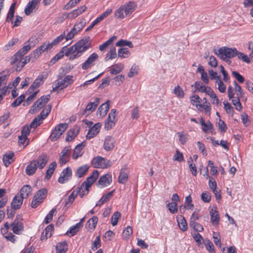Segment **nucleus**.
<instances>
[{"instance_id":"f257e3e1","label":"nucleus","mask_w":253,"mask_h":253,"mask_svg":"<svg viewBox=\"0 0 253 253\" xmlns=\"http://www.w3.org/2000/svg\"><path fill=\"white\" fill-rule=\"evenodd\" d=\"M91 46L90 39L89 37H85L76 43V46L70 56L69 59L72 61L80 57L83 53Z\"/></svg>"},{"instance_id":"f03ea898","label":"nucleus","mask_w":253,"mask_h":253,"mask_svg":"<svg viewBox=\"0 0 253 253\" xmlns=\"http://www.w3.org/2000/svg\"><path fill=\"white\" fill-rule=\"evenodd\" d=\"M237 49L236 48H229L226 46L215 50L214 53L223 60L228 62L230 58L236 56Z\"/></svg>"},{"instance_id":"7ed1b4c3","label":"nucleus","mask_w":253,"mask_h":253,"mask_svg":"<svg viewBox=\"0 0 253 253\" xmlns=\"http://www.w3.org/2000/svg\"><path fill=\"white\" fill-rule=\"evenodd\" d=\"M50 95H43L34 102L29 110L31 114H35L38 112L48 102L50 99Z\"/></svg>"},{"instance_id":"20e7f679","label":"nucleus","mask_w":253,"mask_h":253,"mask_svg":"<svg viewBox=\"0 0 253 253\" xmlns=\"http://www.w3.org/2000/svg\"><path fill=\"white\" fill-rule=\"evenodd\" d=\"M91 164L94 168L106 169L112 165V162L101 156H97L93 158Z\"/></svg>"},{"instance_id":"39448f33","label":"nucleus","mask_w":253,"mask_h":253,"mask_svg":"<svg viewBox=\"0 0 253 253\" xmlns=\"http://www.w3.org/2000/svg\"><path fill=\"white\" fill-rule=\"evenodd\" d=\"M68 124L61 123L57 125L50 135V139L52 141H54L59 138L68 127Z\"/></svg>"},{"instance_id":"423d86ee","label":"nucleus","mask_w":253,"mask_h":253,"mask_svg":"<svg viewBox=\"0 0 253 253\" xmlns=\"http://www.w3.org/2000/svg\"><path fill=\"white\" fill-rule=\"evenodd\" d=\"M19 215H16V219L9 224L11 230L17 235H19L20 232L24 230L23 223L19 220Z\"/></svg>"},{"instance_id":"0eeeda50","label":"nucleus","mask_w":253,"mask_h":253,"mask_svg":"<svg viewBox=\"0 0 253 253\" xmlns=\"http://www.w3.org/2000/svg\"><path fill=\"white\" fill-rule=\"evenodd\" d=\"M117 114L116 109H112L109 114L107 120L105 123V128L107 130L111 129L115 124V118Z\"/></svg>"},{"instance_id":"6e6552de","label":"nucleus","mask_w":253,"mask_h":253,"mask_svg":"<svg viewBox=\"0 0 253 253\" xmlns=\"http://www.w3.org/2000/svg\"><path fill=\"white\" fill-rule=\"evenodd\" d=\"M112 181V175L109 173H107L100 176L97 185L98 186H99L100 188L105 187L110 185Z\"/></svg>"},{"instance_id":"1a4fd4ad","label":"nucleus","mask_w":253,"mask_h":253,"mask_svg":"<svg viewBox=\"0 0 253 253\" xmlns=\"http://www.w3.org/2000/svg\"><path fill=\"white\" fill-rule=\"evenodd\" d=\"M98 58V55L96 53H92L86 59V60L82 64V68L84 70H87L90 66L94 65V62Z\"/></svg>"},{"instance_id":"9d476101","label":"nucleus","mask_w":253,"mask_h":253,"mask_svg":"<svg viewBox=\"0 0 253 253\" xmlns=\"http://www.w3.org/2000/svg\"><path fill=\"white\" fill-rule=\"evenodd\" d=\"M48 157L47 155L44 153L40 155L37 160H33L37 167L40 169H42L46 165L48 162Z\"/></svg>"},{"instance_id":"9b49d317","label":"nucleus","mask_w":253,"mask_h":253,"mask_svg":"<svg viewBox=\"0 0 253 253\" xmlns=\"http://www.w3.org/2000/svg\"><path fill=\"white\" fill-rule=\"evenodd\" d=\"M72 175V169L70 168L67 167L62 171L60 177L58 178V182L60 183H64L66 180L71 178Z\"/></svg>"},{"instance_id":"f8f14e48","label":"nucleus","mask_w":253,"mask_h":253,"mask_svg":"<svg viewBox=\"0 0 253 253\" xmlns=\"http://www.w3.org/2000/svg\"><path fill=\"white\" fill-rule=\"evenodd\" d=\"M99 176V172L97 170H94L90 176L88 177L86 180L83 182V186H86L89 188L93 183L96 180Z\"/></svg>"},{"instance_id":"ddd939ff","label":"nucleus","mask_w":253,"mask_h":253,"mask_svg":"<svg viewBox=\"0 0 253 253\" xmlns=\"http://www.w3.org/2000/svg\"><path fill=\"white\" fill-rule=\"evenodd\" d=\"M101 124L98 123L90 128L86 136V139H90L96 136L98 133Z\"/></svg>"},{"instance_id":"4468645a","label":"nucleus","mask_w":253,"mask_h":253,"mask_svg":"<svg viewBox=\"0 0 253 253\" xmlns=\"http://www.w3.org/2000/svg\"><path fill=\"white\" fill-rule=\"evenodd\" d=\"M211 221L214 226H217L219 222V214L216 208L212 209L210 212Z\"/></svg>"},{"instance_id":"2eb2a0df","label":"nucleus","mask_w":253,"mask_h":253,"mask_svg":"<svg viewBox=\"0 0 253 253\" xmlns=\"http://www.w3.org/2000/svg\"><path fill=\"white\" fill-rule=\"evenodd\" d=\"M74 77L73 76L67 75L63 80L57 81L58 84L61 86L60 89H63L67 87L68 85L71 84L74 82Z\"/></svg>"},{"instance_id":"dca6fc26","label":"nucleus","mask_w":253,"mask_h":253,"mask_svg":"<svg viewBox=\"0 0 253 253\" xmlns=\"http://www.w3.org/2000/svg\"><path fill=\"white\" fill-rule=\"evenodd\" d=\"M41 0H32L26 5L24 11L26 15H29L36 8L37 5Z\"/></svg>"},{"instance_id":"f3484780","label":"nucleus","mask_w":253,"mask_h":253,"mask_svg":"<svg viewBox=\"0 0 253 253\" xmlns=\"http://www.w3.org/2000/svg\"><path fill=\"white\" fill-rule=\"evenodd\" d=\"M99 98H95L93 102H90L86 105V108L84 110L83 114L84 115L85 113H86L87 111H89L90 113L94 111L96 109L97 107L98 106V105H99Z\"/></svg>"},{"instance_id":"a211bd4d","label":"nucleus","mask_w":253,"mask_h":253,"mask_svg":"<svg viewBox=\"0 0 253 253\" xmlns=\"http://www.w3.org/2000/svg\"><path fill=\"white\" fill-rule=\"evenodd\" d=\"M125 10V14L126 16L130 15L135 9L136 5L135 2L130 1L124 5H122Z\"/></svg>"},{"instance_id":"6ab92c4d","label":"nucleus","mask_w":253,"mask_h":253,"mask_svg":"<svg viewBox=\"0 0 253 253\" xmlns=\"http://www.w3.org/2000/svg\"><path fill=\"white\" fill-rule=\"evenodd\" d=\"M114 139L110 136H107L104 140V148L106 151H109L112 150L114 145Z\"/></svg>"},{"instance_id":"aec40b11","label":"nucleus","mask_w":253,"mask_h":253,"mask_svg":"<svg viewBox=\"0 0 253 253\" xmlns=\"http://www.w3.org/2000/svg\"><path fill=\"white\" fill-rule=\"evenodd\" d=\"M53 230L54 226L53 224L48 225L42 234L41 240H46L48 238H50L52 235Z\"/></svg>"},{"instance_id":"412c9836","label":"nucleus","mask_w":253,"mask_h":253,"mask_svg":"<svg viewBox=\"0 0 253 253\" xmlns=\"http://www.w3.org/2000/svg\"><path fill=\"white\" fill-rule=\"evenodd\" d=\"M23 199L18 194L16 195L11 203V207L15 209H19L23 203Z\"/></svg>"},{"instance_id":"4be33fe9","label":"nucleus","mask_w":253,"mask_h":253,"mask_svg":"<svg viewBox=\"0 0 253 253\" xmlns=\"http://www.w3.org/2000/svg\"><path fill=\"white\" fill-rule=\"evenodd\" d=\"M110 101L108 100L102 104L97 110V114H99L101 117H104L107 113L109 109Z\"/></svg>"},{"instance_id":"5701e85b","label":"nucleus","mask_w":253,"mask_h":253,"mask_svg":"<svg viewBox=\"0 0 253 253\" xmlns=\"http://www.w3.org/2000/svg\"><path fill=\"white\" fill-rule=\"evenodd\" d=\"M32 188L29 185H24L20 191V196L23 199H27L31 194Z\"/></svg>"},{"instance_id":"b1692460","label":"nucleus","mask_w":253,"mask_h":253,"mask_svg":"<svg viewBox=\"0 0 253 253\" xmlns=\"http://www.w3.org/2000/svg\"><path fill=\"white\" fill-rule=\"evenodd\" d=\"M85 146V142L84 141L78 145H77L75 149L74 154L72 156L73 159H77L79 157H81L82 155V150Z\"/></svg>"},{"instance_id":"393cba45","label":"nucleus","mask_w":253,"mask_h":253,"mask_svg":"<svg viewBox=\"0 0 253 253\" xmlns=\"http://www.w3.org/2000/svg\"><path fill=\"white\" fill-rule=\"evenodd\" d=\"M128 180V171L126 169L122 168L121 170L119 176L118 177V182L120 183L125 184Z\"/></svg>"},{"instance_id":"a878e982","label":"nucleus","mask_w":253,"mask_h":253,"mask_svg":"<svg viewBox=\"0 0 253 253\" xmlns=\"http://www.w3.org/2000/svg\"><path fill=\"white\" fill-rule=\"evenodd\" d=\"M195 106L200 111H205V113L210 115L211 111V107L210 103H203L202 104H195Z\"/></svg>"},{"instance_id":"bb28decb","label":"nucleus","mask_w":253,"mask_h":253,"mask_svg":"<svg viewBox=\"0 0 253 253\" xmlns=\"http://www.w3.org/2000/svg\"><path fill=\"white\" fill-rule=\"evenodd\" d=\"M14 153L13 152L6 153L3 156V162L6 167H8L11 163L14 162Z\"/></svg>"},{"instance_id":"cd10ccee","label":"nucleus","mask_w":253,"mask_h":253,"mask_svg":"<svg viewBox=\"0 0 253 253\" xmlns=\"http://www.w3.org/2000/svg\"><path fill=\"white\" fill-rule=\"evenodd\" d=\"M89 169V166L86 164L79 167L75 172L76 176L79 178L83 177Z\"/></svg>"},{"instance_id":"c85d7f7f","label":"nucleus","mask_w":253,"mask_h":253,"mask_svg":"<svg viewBox=\"0 0 253 253\" xmlns=\"http://www.w3.org/2000/svg\"><path fill=\"white\" fill-rule=\"evenodd\" d=\"M23 56L18 53L17 51L11 58L10 63L11 65L17 64L18 67L21 68V62L23 60Z\"/></svg>"},{"instance_id":"c756f323","label":"nucleus","mask_w":253,"mask_h":253,"mask_svg":"<svg viewBox=\"0 0 253 253\" xmlns=\"http://www.w3.org/2000/svg\"><path fill=\"white\" fill-rule=\"evenodd\" d=\"M56 253H66L68 250V244L66 241L58 243L56 246Z\"/></svg>"},{"instance_id":"7c9ffc66","label":"nucleus","mask_w":253,"mask_h":253,"mask_svg":"<svg viewBox=\"0 0 253 253\" xmlns=\"http://www.w3.org/2000/svg\"><path fill=\"white\" fill-rule=\"evenodd\" d=\"M79 129L77 127L69 130L66 135V140L70 141L72 140L79 133Z\"/></svg>"},{"instance_id":"2f4dec72","label":"nucleus","mask_w":253,"mask_h":253,"mask_svg":"<svg viewBox=\"0 0 253 253\" xmlns=\"http://www.w3.org/2000/svg\"><path fill=\"white\" fill-rule=\"evenodd\" d=\"M176 218L179 228L183 231H186L187 229V224L184 217L179 215Z\"/></svg>"},{"instance_id":"473e14b6","label":"nucleus","mask_w":253,"mask_h":253,"mask_svg":"<svg viewBox=\"0 0 253 253\" xmlns=\"http://www.w3.org/2000/svg\"><path fill=\"white\" fill-rule=\"evenodd\" d=\"M38 167L36 165L35 162L33 161L26 167V173L28 175H33Z\"/></svg>"},{"instance_id":"72a5a7b5","label":"nucleus","mask_w":253,"mask_h":253,"mask_svg":"<svg viewBox=\"0 0 253 253\" xmlns=\"http://www.w3.org/2000/svg\"><path fill=\"white\" fill-rule=\"evenodd\" d=\"M80 228L81 224L77 223L76 225L71 227L67 231L66 234L69 237L74 236L79 231Z\"/></svg>"},{"instance_id":"f704fd0d","label":"nucleus","mask_w":253,"mask_h":253,"mask_svg":"<svg viewBox=\"0 0 253 253\" xmlns=\"http://www.w3.org/2000/svg\"><path fill=\"white\" fill-rule=\"evenodd\" d=\"M200 123L202 126V130L204 132L207 133L208 130H211L213 129L212 125L210 121L205 123L204 119L201 118L200 119Z\"/></svg>"},{"instance_id":"c9c22d12","label":"nucleus","mask_w":253,"mask_h":253,"mask_svg":"<svg viewBox=\"0 0 253 253\" xmlns=\"http://www.w3.org/2000/svg\"><path fill=\"white\" fill-rule=\"evenodd\" d=\"M31 39H29V40L25 43V45L22 48H21L18 51V53L20 54L23 56L31 49L32 47L35 45V43H34L32 45H30L29 42H31Z\"/></svg>"},{"instance_id":"e433bc0d","label":"nucleus","mask_w":253,"mask_h":253,"mask_svg":"<svg viewBox=\"0 0 253 253\" xmlns=\"http://www.w3.org/2000/svg\"><path fill=\"white\" fill-rule=\"evenodd\" d=\"M116 57L117 53L116 48L115 47H112L110 48L108 53L106 54L104 59L105 61H107L109 60H112Z\"/></svg>"},{"instance_id":"4c0bfd02","label":"nucleus","mask_w":253,"mask_h":253,"mask_svg":"<svg viewBox=\"0 0 253 253\" xmlns=\"http://www.w3.org/2000/svg\"><path fill=\"white\" fill-rule=\"evenodd\" d=\"M98 217L94 216L88 220L86 224V226L90 229H94L96 227Z\"/></svg>"},{"instance_id":"58836bf2","label":"nucleus","mask_w":253,"mask_h":253,"mask_svg":"<svg viewBox=\"0 0 253 253\" xmlns=\"http://www.w3.org/2000/svg\"><path fill=\"white\" fill-rule=\"evenodd\" d=\"M124 65L122 63H118L113 65V67L110 70V73L113 75H117L120 73L123 69Z\"/></svg>"},{"instance_id":"ea45409f","label":"nucleus","mask_w":253,"mask_h":253,"mask_svg":"<svg viewBox=\"0 0 253 253\" xmlns=\"http://www.w3.org/2000/svg\"><path fill=\"white\" fill-rule=\"evenodd\" d=\"M51 105L49 104L45 108H44L41 112L40 114L38 116L40 117V118L43 121V120L47 117L51 111Z\"/></svg>"},{"instance_id":"a19ab883","label":"nucleus","mask_w":253,"mask_h":253,"mask_svg":"<svg viewBox=\"0 0 253 253\" xmlns=\"http://www.w3.org/2000/svg\"><path fill=\"white\" fill-rule=\"evenodd\" d=\"M44 82L43 75H40L34 81L32 84L31 85L32 87L35 89L38 88L41 84Z\"/></svg>"},{"instance_id":"79ce46f5","label":"nucleus","mask_w":253,"mask_h":253,"mask_svg":"<svg viewBox=\"0 0 253 253\" xmlns=\"http://www.w3.org/2000/svg\"><path fill=\"white\" fill-rule=\"evenodd\" d=\"M117 39L116 36H113L111 38H110L108 40L104 42L103 44H100L99 47V49L101 51H104L106 50V48L108 47L109 45L111 44L113 42Z\"/></svg>"},{"instance_id":"37998d69","label":"nucleus","mask_w":253,"mask_h":253,"mask_svg":"<svg viewBox=\"0 0 253 253\" xmlns=\"http://www.w3.org/2000/svg\"><path fill=\"white\" fill-rule=\"evenodd\" d=\"M173 93L176 97L179 98H183L184 96V92L182 88L179 85L175 86L173 90Z\"/></svg>"},{"instance_id":"c03bdc74","label":"nucleus","mask_w":253,"mask_h":253,"mask_svg":"<svg viewBox=\"0 0 253 253\" xmlns=\"http://www.w3.org/2000/svg\"><path fill=\"white\" fill-rule=\"evenodd\" d=\"M46 194L47 190L46 189H42L38 191L37 194L34 197H36V198L43 202L46 196Z\"/></svg>"},{"instance_id":"a18cd8bd","label":"nucleus","mask_w":253,"mask_h":253,"mask_svg":"<svg viewBox=\"0 0 253 253\" xmlns=\"http://www.w3.org/2000/svg\"><path fill=\"white\" fill-rule=\"evenodd\" d=\"M194 207V205L192 203V198L190 195L186 196L185 200V206L183 209L186 208L187 210H193Z\"/></svg>"},{"instance_id":"49530a36","label":"nucleus","mask_w":253,"mask_h":253,"mask_svg":"<svg viewBox=\"0 0 253 253\" xmlns=\"http://www.w3.org/2000/svg\"><path fill=\"white\" fill-rule=\"evenodd\" d=\"M37 58V57H35L33 54V52L28 56H26L24 59H23L22 62H21V68L23 67L26 63L30 62V61H32V62H34L36 59Z\"/></svg>"},{"instance_id":"de8ad7c7","label":"nucleus","mask_w":253,"mask_h":253,"mask_svg":"<svg viewBox=\"0 0 253 253\" xmlns=\"http://www.w3.org/2000/svg\"><path fill=\"white\" fill-rule=\"evenodd\" d=\"M46 50L45 48V43H43L39 48L36 49L33 51V54L37 58L44 51Z\"/></svg>"},{"instance_id":"09e8293b","label":"nucleus","mask_w":253,"mask_h":253,"mask_svg":"<svg viewBox=\"0 0 253 253\" xmlns=\"http://www.w3.org/2000/svg\"><path fill=\"white\" fill-rule=\"evenodd\" d=\"M129 51L127 47L121 48L118 50V57L122 58H126L129 55Z\"/></svg>"},{"instance_id":"8fccbe9b","label":"nucleus","mask_w":253,"mask_h":253,"mask_svg":"<svg viewBox=\"0 0 253 253\" xmlns=\"http://www.w3.org/2000/svg\"><path fill=\"white\" fill-rule=\"evenodd\" d=\"M42 120L37 116L36 117H35L34 120L32 121V122L31 123L30 126V127L32 128H36L38 126H40L41 124H42Z\"/></svg>"},{"instance_id":"3c124183","label":"nucleus","mask_w":253,"mask_h":253,"mask_svg":"<svg viewBox=\"0 0 253 253\" xmlns=\"http://www.w3.org/2000/svg\"><path fill=\"white\" fill-rule=\"evenodd\" d=\"M167 207L171 213H176L178 211L177 204L175 202L169 203L167 205Z\"/></svg>"},{"instance_id":"603ef678","label":"nucleus","mask_w":253,"mask_h":253,"mask_svg":"<svg viewBox=\"0 0 253 253\" xmlns=\"http://www.w3.org/2000/svg\"><path fill=\"white\" fill-rule=\"evenodd\" d=\"M216 84L218 85V89L221 93H224L226 91V86L224 84L223 82L221 80L220 78H218L216 81Z\"/></svg>"},{"instance_id":"864d4df0","label":"nucleus","mask_w":253,"mask_h":253,"mask_svg":"<svg viewBox=\"0 0 253 253\" xmlns=\"http://www.w3.org/2000/svg\"><path fill=\"white\" fill-rule=\"evenodd\" d=\"M190 226L197 232H201L204 230L203 227L199 223L193 221L189 222Z\"/></svg>"},{"instance_id":"5fc2aeb1","label":"nucleus","mask_w":253,"mask_h":253,"mask_svg":"<svg viewBox=\"0 0 253 253\" xmlns=\"http://www.w3.org/2000/svg\"><path fill=\"white\" fill-rule=\"evenodd\" d=\"M179 141L181 144H184L188 140V135L183 132H178L177 133Z\"/></svg>"},{"instance_id":"6e6d98bb","label":"nucleus","mask_w":253,"mask_h":253,"mask_svg":"<svg viewBox=\"0 0 253 253\" xmlns=\"http://www.w3.org/2000/svg\"><path fill=\"white\" fill-rule=\"evenodd\" d=\"M240 98L238 97H235L232 99V102L233 104L235 106V108L238 111H241L242 109V106L240 101Z\"/></svg>"},{"instance_id":"4d7b16f0","label":"nucleus","mask_w":253,"mask_h":253,"mask_svg":"<svg viewBox=\"0 0 253 253\" xmlns=\"http://www.w3.org/2000/svg\"><path fill=\"white\" fill-rule=\"evenodd\" d=\"M121 213L119 211H116L113 214L111 218V224L113 226H115L117 224L118 220L121 217Z\"/></svg>"},{"instance_id":"13d9d810","label":"nucleus","mask_w":253,"mask_h":253,"mask_svg":"<svg viewBox=\"0 0 253 253\" xmlns=\"http://www.w3.org/2000/svg\"><path fill=\"white\" fill-rule=\"evenodd\" d=\"M123 7L122 5L115 11V16L117 18L122 19L125 18V14L124 13L125 10Z\"/></svg>"},{"instance_id":"bf43d9fd","label":"nucleus","mask_w":253,"mask_h":253,"mask_svg":"<svg viewBox=\"0 0 253 253\" xmlns=\"http://www.w3.org/2000/svg\"><path fill=\"white\" fill-rule=\"evenodd\" d=\"M236 56H237L239 59L242 60L243 62H245L247 63H250L251 62V60H250L249 58L247 56V55L238 50L237 54H236Z\"/></svg>"},{"instance_id":"052dcab7","label":"nucleus","mask_w":253,"mask_h":253,"mask_svg":"<svg viewBox=\"0 0 253 253\" xmlns=\"http://www.w3.org/2000/svg\"><path fill=\"white\" fill-rule=\"evenodd\" d=\"M112 12V9H108L103 13H102L99 17L96 18L98 23L102 21L105 18L109 16Z\"/></svg>"},{"instance_id":"680f3d73","label":"nucleus","mask_w":253,"mask_h":253,"mask_svg":"<svg viewBox=\"0 0 253 253\" xmlns=\"http://www.w3.org/2000/svg\"><path fill=\"white\" fill-rule=\"evenodd\" d=\"M25 94H22L19 96L12 103L11 106L13 107H16L18 106L25 99Z\"/></svg>"},{"instance_id":"e2e57ef3","label":"nucleus","mask_w":253,"mask_h":253,"mask_svg":"<svg viewBox=\"0 0 253 253\" xmlns=\"http://www.w3.org/2000/svg\"><path fill=\"white\" fill-rule=\"evenodd\" d=\"M133 232V230L132 227L130 226H127L123 231V234L124 238L127 239L130 237Z\"/></svg>"},{"instance_id":"0e129e2a","label":"nucleus","mask_w":253,"mask_h":253,"mask_svg":"<svg viewBox=\"0 0 253 253\" xmlns=\"http://www.w3.org/2000/svg\"><path fill=\"white\" fill-rule=\"evenodd\" d=\"M77 188H79L80 189V192L79 195L81 198H83L84 196L88 194L89 188H87L86 186H83V183L80 187H78Z\"/></svg>"},{"instance_id":"69168bd1","label":"nucleus","mask_w":253,"mask_h":253,"mask_svg":"<svg viewBox=\"0 0 253 253\" xmlns=\"http://www.w3.org/2000/svg\"><path fill=\"white\" fill-rule=\"evenodd\" d=\"M201 199L205 203H209L211 200L210 193L208 191H205L201 194Z\"/></svg>"},{"instance_id":"338daca9","label":"nucleus","mask_w":253,"mask_h":253,"mask_svg":"<svg viewBox=\"0 0 253 253\" xmlns=\"http://www.w3.org/2000/svg\"><path fill=\"white\" fill-rule=\"evenodd\" d=\"M184 160L183 156L182 153L179 152L178 150L176 151V153L173 156V160L181 162Z\"/></svg>"},{"instance_id":"774afa93","label":"nucleus","mask_w":253,"mask_h":253,"mask_svg":"<svg viewBox=\"0 0 253 253\" xmlns=\"http://www.w3.org/2000/svg\"><path fill=\"white\" fill-rule=\"evenodd\" d=\"M234 85L236 91L237 97H241L243 96V92L241 86L238 84L236 81L234 82Z\"/></svg>"}]
</instances>
